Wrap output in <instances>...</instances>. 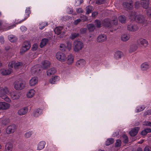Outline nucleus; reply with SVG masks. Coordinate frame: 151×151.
<instances>
[{"label": "nucleus", "instance_id": "1", "mask_svg": "<svg viewBox=\"0 0 151 151\" xmlns=\"http://www.w3.org/2000/svg\"><path fill=\"white\" fill-rule=\"evenodd\" d=\"M10 92L7 88L5 87L4 88H0V97L8 102H10L11 100L6 94H8Z\"/></svg>", "mask_w": 151, "mask_h": 151}, {"label": "nucleus", "instance_id": "2", "mask_svg": "<svg viewBox=\"0 0 151 151\" xmlns=\"http://www.w3.org/2000/svg\"><path fill=\"white\" fill-rule=\"evenodd\" d=\"M83 43L81 41L75 40L74 42L73 49L76 52H79L83 47Z\"/></svg>", "mask_w": 151, "mask_h": 151}, {"label": "nucleus", "instance_id": "3", "mask_svg": "<svg viewBox=\"0 0 151 151\" xmlns=\"http://www.w3.org/2000/svg\"><path fill=\"white\" fill-rule=\"evenodd\" d=\"M25 83L24 81L19 79L14 83V88L17 90H21L24 87Z\"/></svg>", "mask_w": 151, "mask_h": 151}, {"label": "nucleus", "instance_id": "4", "mask_svg": "<svg viewBox=\"0 0 151 151\" xmlns=\"http://www.w3.org/2000/svg\"><path fill=\"white\" fill-rule=\"evenodd\" d=\"M31 43L29 41H25L22 45V47L21 49L20 53L23 54L28 50H29L31 47Z\"/></svg>", "mask_w": 151, "mask_h": 151}, {"label": "nucleus", "instance_id": "5", "mask_svg": "<svg viewBox=\"0 0 151 151\" xmlns=\"http://www.w3.org/2000/svg\"><path fill=\"white\" fill-rule=\"evenodd\" d=\"M41 67L42 66L39 64L35 65L31 68L32 73L35 75H38L41 71Z\"/></svg>", "mask_w": 151, "mask_h": 151}, {"label": "nucleus", "instance_id": "6", "mask_svg": "<svg viewBox=\"0 0 151 151\" xmlns=\"http://www.w3.org/2000/svg\"><path fill=\"white\" fill-rule=\"evenodd\" d=\"M135 21L139 23H144L146 21L145 18L142 15L139 14L136 15Z\"/></svg>", "mask_w": 151, "mask_h": 151}, {"label": "nucleus", "instance_id": "7", "mask_svg": "<svg viewBox=\"0 0 151 151\" xmlns=\"http://www.w3.org/2000/svg\"><path fill=\"white\" fill-rule=\"evenodd\" d=\"M56 57L58 60L61 62H64L66 60V57L65 54L60 52L56 53Z\"/></svg>", "mask_w": 151, "mask_h": 151}, {"label": "nucleus", "instance_id": "8", "mask_svg": "<svg viewBox=\"0 0 151 151\" xmlns=\"http://www.w3.org/2000/svg\"><path fill=\"white\" fill-rule=\"evenodd\" d=\"M122 5L125 9L131 10L133 6V2L132 0H130L129 2H124L123 3Z\"/></svg>", "mask_w": 151, "mask_h": 151}, {"label": "nucleus", "instance_id": "9", "mask_svg": "<svg viewBox=\"0 0 151 151\" xmlns=\"http://www.w3.org/2000/svg\"><path fill=\"white\" fill-rule=\"evenodd\" d=\"M137 45L141 47H146L148 45L147 41L144 39L141 38L137 41Z\"/></svg>", "mask_w": 151, "mask_h": 151}, {"label": "nucleus", "instance_id": "10", "mask_svg": "<svg viewBox=\"0 0 151 151\" xmlns=\"http://www.w3.org/2000/svg\"><path fill=\"white\" fill-rule=\"evenodd\" d=\"M139 27L136 24H131L129 25L127 27V29L130 31L134 32L137 30Z\"/></svg>", "mask_w": 151, "mask_h": 151}, {"label": "nucleus", "instance_id": "11", "mask_svg": "<svg viewBox=\"0 0 151 151\" xmlns=\"http://www.w3.org/2000/svg\"><path fill=\"white\" fill-rule=\"evenodd\" d=\"M16 129L15 125L13 124L8 126L6 129V132L8 134L13 133Z\"/></svg>", "mask_w": 151, "mask_h": 151}, {"label": "nucleus", "instance_id": "12", "mask_svg": "<svg viewBox=\"0 0 151 151\" xmlns=\"http://www.w3.org/2000/svg\"><path fill=\"white\" fill-rule=\"evenodd\" d=\"M111 20L108 18H106L102 21V24L104 26L110 27H111Z\"/></svg>", "mask_w": 151, "mask_h": 151}, {"label": "nucleus", "instance_id": "13", "mask_svg": "<svg viewBox=\"0 0 151 151\" xmlns=\"http://www.w3.org/2000/svg\"><path fill=\"white\" fill-rule=\"evenodd\" d=\"M21 93L19 91L13 92L11 93V95L13 99H17L20 98L21 95Z\"/></svg>", "mask_w": 151, "mask_h": 151}, {"label": "nucleus", "instance_id": "14", "mask_svg": "<svg viewBox=\"0 0 151 151\" xmlns=\"http://www.w3.org/2000/svg\"><path fill=\"white\" fill-rule=\"evenodd\" d=\"M139 129L140 128L139 127L134 128L129 132V134L131 136H135L137 134Z\"/></svg>", "mask_w": 151, "mask_h": 151}, {"label": "nucleus", "instance_id": "15", "mask_svg": "<svg viewBox=\"0 0 151 151\" xmlns=\"http://www.w3.org/2000/svg\"><path fill=\"white\" fill-rule=\"evenodd\" d=\"M10 106V104L4 102H0V109L6 110L8 109Z\"/></svg>", "mask_w": 151, "mask_h": 151}, {"label": "nucleus", "instance_id": "16", "mask_svg": "<svg viewBox=\"0 0 151 151\" xmlns=\"http://www.w3.org/2000/svg\"><path fill=\"white\" fill-rule=\"evenodd\" d=\"M28 111V108L27 107H24L20 109L18 112V113L19 115H23L26 114Z\"/></svg>", "mask_w": 151, "mask_h": 151}, {"label": "nucleus", "instance_id": "17", "mask_svg": "<svg viewBox=\"0 0 151 151\" xmlns=\"http://www.w3.org/2000/svg\"><path fill=\"white\" fill-rule=\"evenodd\" d=\"M42 67L44 70H46L50 67V63L49 61L47 60H44L42 63Z\"/></svg>", "mask_w": 151, "mask_h": 151}, {"label": "nucleus", "instance_id": "18", "mask_svg": "<svg viewBox=\"0 0 151 151\" xmlns=\"http://www.w3.org/2000/svg\"><path fill=\"white\" fill-rule=\"evenodd\" d=\"M106 36L105 35H100L98 37L97 41L98 42H102L106 41Z\"/></svg>", "mask_w": 151, "mask_h": 151}, {"label": "nucleus", "instance_id": "19", "mask_svg": "<svg viewBox=\"0 0 151 151\" xmlns=\"http://www.w3.org/2000/svg\"><path fill=\"white\" fill-rule=\"evenodd\" d=\"M12 72V70L11 69H3L1 70V74L3 76H6L10 74Z\"/></svg>", "mask_w": 151, "mask_h": 151}, {"label": "nucleus", "instance_id": "20", "mask_svg": "<svg viewBox=\"0 0 151 151\" xmlns=\"http://www.w3.org/2000/svg\"><path fill=\"white\" fill-rule=\"evenodd\" d=\"M141 4L143 7L145 9H147L148 7L149 4V0H141Z\"/></svg>", "mask_w": 151, "mask_h": 151}, {"label": "nucleus", "instance_id": "21", "mask_svg": "<svg viewBox=\"0 0 151 151\" xmlns=\"http://www.w3.org/2000/svg\"><path fill=\"white\" fill-rule=\"evenodd\" d=\"M38 81V79L37 77L32 78L29 81V84L31 86H33L36 84Z\"/></svg>", "mask_w": 151, "mask_h": 151}, {"label": "nucleus", "instance_id": "22", "mask_svg": "<svg viewBox=\"0 0 151 151\" xmlns=\"http://www.w3.org/2000/svg\"><path fill=\"white\" fill-rule=\"evenodd\" d=\"M56 72V70L54 68H52L48 70L47 72V75L50 76Z\"/></svg>", "mask_w": 151, "mask_h": 151}, {"label": "nucleus", "instance_id": "23", "mask_svg": "<svg viewBox=\"0 0 151 151\" xmlns=\"http://www.w3.org/2000/svg\"><path fill=\"white\" fill-rule=\"evenodd\" d=\"M13 146L10 142H8L6 143L5 145V150L6 151H12Z\"/></svg>", "mask_w": 151, "mask_h": 151}, {"label": "nucleus", "instance_id": "24", "mask_svg": "<svg viewBox=\"0 0 151 151\" xmlns=\"http://www.w3.org/2000/svg\"><path fill=\"white\" fill-rule=\"evenodd\" d=\"M87 27L89 32L93 31L96 28L95 26L93 24H89L87 25Z\"/></svg>", "mask_w": 151, "mask_h": 151}, {"label": "nucleus", "instance_id": "25", "mask_svg": "<svg viewBox=\"0 0 151 151\" xmlns=\"http://www.w3.org/2000/svg\"><path fill=\"white\" fill-rule=\"evenodd\" d=\"M42 112V110L40 108H38L34 111L33 116L35 117H37L39 116Z\"/></svg>", "mask_w": 151, "mask_h": 151}, {"label": "nucleus", "instance_id": "26", "mask_svg": "<svg viewBox=\"0 0 151 151\" xmlns=\"http://www.w3.org/2000/svg\"><path fill=\"white\" fill-rule=\"evenodd\" d=\"M67 59V63L68 64L71 65L73 63V56L71 54L69 55Z\"/></svg>", "mask_w": 151, "mask_h": 151}, {"label": "nucleus", "instance_id": "27", "mask_svg": "<svg viewBox=\"0 0 151 151\" xmlns=\"http://www.w3.org/2000/svg\"><path fill=\"white\" fill-rule=\"evenodd\" d=\"M130 37V35L127 34H124L121 37L122 41L126 42L129 40Z\"/></svg>", "mask_w": 151, "mask_h": 151}, {"label": "nucleus", "instance_id": "28", "mask_svg": "<svg viewBox=\"0 0 151 151\" xmlns=\"http://www.w3.org/2000/svg\"><path fill=\"white\" fill-rule=\"evenodd\" d=\"M85 63V61L83 59H81L78 61L76 63V65L78 67L82 66Z\"/></svg>", "mask_w": 151, "mask_h": 151}, {"label": "nucleus", "instance_id": "29", "mask_svg": "<svg viewBox=\"0 0 151 151\" xmlns=\"http://www.w3.org/2000/svg\"><path fill=\"white\" fill-rule=\"evenodd\" d=\"M122 55V53L120 51H118L116 52L114 54V57L116 59H118L121 58Z\"/></svg>", "mask_w": 151, "mask_h": 151}, {"label": "nucleus", "instance_id": "30", "mask_svg": "<svg viewBox=\"0 0 151 151\" xmlns=\"http://www.w3.org/2000/svg\"><path fill=\"white\" fill-rule=\"evenodd\" d=\"M149 68V65L146 63H143L141 65V69L143 71L147 70Z\"/></svg>", "mask_w": 151, "mask_h": 151}, {"label": "nucleus", "instance_id": "31", "mask_svg": "<svg viewBox=\"0 0 151 151\" xmlns=\"http://www.w3.org/2000/svg\"><path fill=\"white\" fill-rule=\"evenodd\" d=\"M48 40L46 38H44L42 39L40 44V47L42 48L48 42Z\"/></svg>", "mask_w": 151, "mask_h": 151}, {"label": "nucleus", "instance_id": "32", "mask_svg": "<svg viewBox=\"0 0 151 151\" xmlns=\"http://www.w3.org/2000/svg\"><path fill=\"white\" fill-rule=\"evenodd\" d=\"M130 17L132 20H135L136 19V13L134 11H132L129 14Z\"/></svg>", "mask_w": 151, "mask_h": 151}, {"label": "nucleus", "instance_id": "33", "mask_svg": "<svg viewBox=\"0 0 151 151\" xmlns=\"http://www.w3.org/2000/svg\"><path fill=\"white\" fill-rule=\"evenodd\" d=\"M63 29V27L59 26L56 27L54 29V32L56 34L58 35L61 32V31Z\"/></svg>", "mask_w": 151, "mask_h": 151}, {"label": "nucleus", "instance_id": "34", "mask_svg": "<svg viewBox=\"0 0 151 151\" xmlns=\"http://www.w3.org/2000/svg\"><path fill=\"white\" fill-rule=\"evenodd\" d=\"M45 142L43 141L40 142L38 145L37 149L39 150L43 149L45 147Z\"/></svg>", "mask_w": 151, "mask_h": 151}, {"label": "nucleus", "instance_id": "35", "mask_svg": "<svg viewBox=\"0 0 151 151\" xmlns=\"http://www.w3.org/2000/svg\"><path fill=\"white\" fill-rule=\"evenodd\" d=\"M59 77L58 76H55L50 79V82L52 84H54L56 81H57L59 80Z\"/></svg>", "mask_w": 151, "mask_h": 151}, {"label": "nucleus", "instance_id": "36", "mask_svg": "<svg viewBox=\"0 0 151 151\" xmlns=\"http://www.w3.org/2000/svg\"><path fill=\"white\" fill-rule=\"evenodd\" d=\"M22 63L21 62H18L17 63H15V62L14 68L16 69H18L21 68L22 66Z\"/></svg>", "mask_w": 151, "mask_h": 151}, {"label": "nucleus", "instance_id": "37", "mask_svg": "<svg viewBox=\"0 0 151 151\" xmlns=\"http://www.w3.org/2000/svg\"><path fill=\"white\" fill-rule=\"evenodd\" d=\"M151 132V129L149 128H147L142 131L141 132V134L142 135H146L148 133Z\"/></svg>", "mask_w": 151, "mask_h": 151}, {"label": "nucleus", "instance_id": "38", "mask_svg": "<svg viewBox=\"0 0 151 151\" xmlns=\"http://www.w3.org/2000/svg\"><path fill=\"white\" fill-rule=\"evenodd\" d=\"M118 19L120 22L124 23H125L126 22V18L125 16L122 15L119 16Z\"/></svg>", "mask_w": 151, "mask_h": 151}, {"label": "nucleus", "instance_id": "39", "mask_svg": "<svg viewBox=\"0 0 151 151\" xmlns=\"http://www.w3.org/2000/svg\"><path fill=\"white\" fill-rule=\"evenodd\" d=\"M9 39L10 42H15L17 40L16 37L12 35H10L9 36Z\"/></svg>", "mask_w": 151, "mask_h": 151}, {"label": "nucleus", "instance_id": "40", "mask_svg": "<svg viewBox=\"0 0 151 151\" xmlns=\"http://www.w3.org/2000/svg\"><path fill=\"white\" fill-rule=\"evenodd\" d=\"M35 93V91L34 90L31 89L27 94V96L29 98H31L34 95Z\"/></svg>", "mask_w": 151, "mask_h": 151}, {"label": "nucleus", "instance_id": "41", "mask_svg": "<svg viewBox=\"0 0 151 151\" xmlns=\"http://www.w3.org/2000/svg\"><path fill=\"white\" fill-rule=\"evenodd\" d=\"M86 14H88L91 13L93 11V8L92 6H88L86 8Z\"/></svg>", "mask_w": 151, "mask_h": 151}, {"label": "nucleus", "instance_id": "42", "mask_svg": "<svg viewBox=\"0 0 151 151\" xmlns=\"http://www.w3.org/2000/svg\"><path fill=\"white\" fill-rule=\"evenodd\" d=\"M137 49V47L136 45H131L129 49V52H132L136 51Z\"/></svg>", "mask_w": 151, "mask_h": 151}, {"label": "nucleus", "instance_id": "43", "mask_svg": "<svg viewBox=\"0 0 151 151\" xmlns=\"http://www.w3.org/2000/svg\"><path fill=\"white\" fill-rule=\"evenodd\" d=\"M25 13L26 14V16L24 17L23 20H21L20 22H19V23H20L21 22L25 20L28 17H29V15L31 13L30 11L29 10V8L26 9Z\"/></svg>", "mask_w": 151, "mask_h": 151}, {"label": "nucleus", "instance_id": "44", "mask_svg": "<svg viewBox=\"0 0 151 151\" xmlns=\"http://www.w3.org/2000/svg\"><path fill=\"white\" fill-rule=\"evenodd\" d=\"M95 25L98 28H99L101 27V23L100 21L99 20H96L94 22Z\"/></svg>", "mask_w": 151, "mask_h": 151}, {"label": "nucleus", "instance_id": "45", "mask_svg": "<svg viewBox=\"0 0 151 151\" xmlns=\"http://www.w3.org/2000/svg\"><path fill=\"white\" fill-rule=\"evenodd\" d=\"M114 142V139L113 138H109L108 139L106 144V146H109L113 143Z\"/></svg>", "mask_w": 151, "mask_h": 151}, {"label": "nucleus", "instance_id": "46", "mask_svg": "<svg viewBox=\"0 0 151 151\" xmlns=\"http://www.w3.org/2000/svg\"><path fill=\"white\" fill-rule=\"evenodd\" d=\"M79 35V34L78 33H72L71 34V36L70 38L72 40H73L75 39L76 38L78 37Z\"/></svg>", "mask_w": 151, "mask_h": 151}, {"label": "nucleus", "instance_id": "47", "mask_svg": "<svg viewBox=\"0 0 151 151\" xmlns=\"http://www.w3.org/2000/svg\"><path fill=\"white\" fill-rule=\"evenodd\" d=\"M87 29L86 28H82L80 29L79 32L81 34H85L87 31Z\"/></svg>", "mask_w": 151, "mask_h": 151}, {"label": "nucleus", "instance_id": "48", "mask_svg": "<svg viewBox=\"0 0 151 151\" xmlns=\"http://www.w3.org/2000/svg\"><path fill=\"white\" fill-rule=\"evenodd\" d=\"M121 143V142L120 139L116 140V142L115 144V147H119L120 146Z\"/></svg>", "mask_w": 151, "mask_h": 151}, {"label": "nucleus", "instance_id": "49", "mask_svg": "<svg viewBox=\"0 0 151 151\" xmlns=\"http://www.w3.org/2000/svg\"><path fill=\"white\" fill-rule=\"evenodd\" d=\"M123 142L124 143H127L128 142V138L127 136L124 135L123 136Z\"/></svg>", "mask_w": 151, "mask_h": 151}, {"label": "nucleus", "instance_id": "50", "mask_svg": "<svg viewBox=\"0 0 151 151\" xmlns=\"http://www.w3.org/2000/svg\"><path fill=\"white\" fill-rule=\"evenodd\" d=\"M32 134V132H27L25 134V137L26 138H29L31 136Z\"/></svg>", "mask_w": 151, "mask_h": 151}, {"label": "nucleus", "instance_id": "51", "mask_svg": "<svg viewBox=\"0 0 151 151\" xmlns=\"http://www.w3.org/2000/svg\"><path fill=\"white\" fill-rule=\"evenodd\" d=\"M60 50L62 52H64L65 51L66 48L64 44H61L60 46Z\"/></svg>", "mask_w": 151, "mask_h": 151}, {"label": "nucleus", "instance_id": "52", "mask_svg": "<svg viewBox=\"0 0 151 151\" xmlns=\"http://www.w3.org/2000/svg\"><path fill=\"white\" fill-rule=\"evenodd\" d=\"M9 122V121L8 119H5L2 120V124L4 125L7 124Z\"/></svg>", "mask_w": 151, "mask_h": 151}, {"label": "nucleus", "instance_id": "53", "mask_svg": "<svg viewBox=\"0 0 151 151\" xmlns=\"http://www.w3.org/2000/svg\"><path fill=\"white\" fill-rule=\"evenodd\" d=\"M14 65L15 61H12L9 63L8 65L9 67L12 68L14 66Z\"/></svg>", "mask_w": 151, "mask_h": 151}, {"label": "nucleus", "instance_id": "54", "mask_svg": "<svg viewBox=\"0 0 151 151\" xmlns=\"http://www.w3.org/2000/svg\"><path fill=\"white\" fill-rule=\"evenodd\" d=\"M105 0H96V3L98 4H102L104 2Z\"/></svg>", "mask_w": 151, "mask_h": 151}, {"label": "nucleus", "instance_id": "55", "mask_svg": "<svg viewBox=\"0 0 151 151\" xmlns=\"http://www.w3.org/2000/svg\"><path fill=\"white\" fill-rule=\"evenodd\" d=\"M147 14L148 16L151 17V8L147 10Z\"/></svg>", "mask_w": 151, "mask_h": 151}, {"label": "nucleus", "instance_id": "56", "mask_svg": "<svg viewBox=\"0 0 151 151\" xmlns=\"http://www.w3.org/2000/svg\"><path fill=\"white\" fill-rule=\"evenodd\" d=\"M80 18L82 20H83V21H86L87 20V18L86 17L83 15H82L81 16Z\"/></svg>", "mask_w": 151, "mask_h": 151}, {"label": "nucleus", "instance_id": "57", "mask_svg": "<svg viewBox=\"0 0 151 151\" xmlns=\"http://www.w3.org/2000/svg\"><path fill=\"white\" fill-rule=\"evenodd\" d=\"M98 13L97 12H93L92 13V17L93 18H95L97 15Z\"/></svg>", "mask_w": 151, "mask_h": 151}, {"label": "nucleus", "instance_id": "58", "mask_svg": "<svg viewBox=\"0 0 151 151\" xmlns=\"http://www.w3.org/2000/svg\"><path fill=\"white\" fill-rule=\"evenodd\" d=\"M81 21V20L80 19H78L76 20H75L73 22V24L75 25H76L78 23H79Z\"/></svg>", "mask_w": 151, "mask_h": 151}, {"label": "nucleus", "instance_id": "59", "mask_svg": "<svg viewBox=\"0 0 151 151\" xmlns=\"http://www.w3.org/2000/svg\"><path fill=\"white\" fill-rule=\"evenodd\" d=\"M76 11L78 13H80L83 12V10L81 9V8H79L77 9H76Z\"/></svg>", "mask_w": 151, "mask_h": 151}, {"label": "nucleus", "instance_id": "60", "mask_svg": "<svg viewBox=\"0 0 151 151\" xmlns=\"http://www.w3.org/2000/svg\"><path fill=\"white\" fill-rule=\"evenodd\" d=\"M37 45H32V50L33 51L36 50H37Z\"/></svg>", "mask_w": 151, "mask_h": 151}, {"label": "nucleus", "instance_id": "61", "mask_svg": "<svg viewBox=\"0 0 151 151\" xmlns=\"http://www.w3.org/2000/svg\"><path fill=\"white\" fill-rule=\"evenodd\" d=\"M114 24L115 25L117 24L118 23V21L117 18L116 17H115L114 19L113 20Z\"/></svg>", "mask_w": 151, "mask_h": 151}, {"label": "nucleus", "instance_id": "62", "mask_svg": "<svg viewBox=\"0 0 151 151\" xmlns=\"http://www.w3.org/2000/svg\"><path fill=\"white\" fill-rule=\"evenodd\" d=\"M151 114V109L149 110L146 111L145 113V115H150Z\"/></svg>", "mask_w": 151, "mask_h": 151}, {"label": "nucleus", "instance_id": "63", "mask_svg": "<svg viewBox=\"0 0 151 151\" xmlns=\"http://www.w3.org/2000/svg\"><path fill=\"white\" fill-rule=\"evenodd\" d=\"M67 46L68 49L70 50L71 48V44L70 42H68L67 43Z\"/></svg>", "mask_w": 151, "mask_h": 151}, {"label": "nucleus", "instance_id": "64", "mask_svg": "<svg viewBox=\"0 0 151 151\" xmlns=\"http://www.w3.org/2000/svg\"><path fill=\"white\" fill-rule=\"evenodd\" d=\"M139 2L138 1H136L135 2L134 6L135 8H138L139 7Z\"/></svg>", "mask_w": 151, "mask_h": 151}]
</instances>
